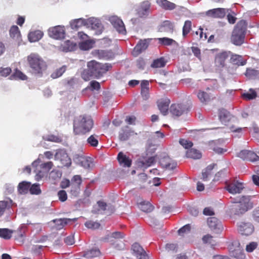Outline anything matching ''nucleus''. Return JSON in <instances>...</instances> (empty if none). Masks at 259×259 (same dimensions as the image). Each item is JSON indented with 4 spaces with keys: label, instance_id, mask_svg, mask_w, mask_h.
I'll return each mask as SVG.
<instances>
[{
    "label": "nucleus",
    "instance_id": "nucleus-1",
    "mask_svg": "<svg viewBox=\"0 0 259 259\" xmlns=\"http://www.w3.org/2000/svg\"><path fill=\"white\" fill-rule=\"evenodd\" d=\"M253 207L249 196L242 195L235 199L230 209L232 214L240 216Z\"/></svg>",
    "mask_w": 259,
    "mask_h": 259
},
{
    "label": "nucleus",
    "instance_id": "nucleus-2",
    "mask_svg": "<svg viewBox=\"0 0 259 259\" xmlns=\"http://www.w3.org/2000/svg\"><path fill=\"white\" fill-rule=\"evenodd\" d=\"M93 121L89 116L82 115L75 118L73 122L74 133L76 134H85L90 131Z\"/></svg>",
    "mask_w": 259,
    "mask_h": 259
},
{
    "label": "nucleus",
    "instance_id": "nucleus-3",
    "mask_svg": "<svg viewBox=\"0 0 259 259\" xmlns=\"http://www.w3.org/2000/svg\"><path fill=\"white\" fill-rule=\"evenodd\" d=\"M112 66H87L81 72L82 78L85 81L92 77L98 78L103 75Z\"/></svg>",
    "mask_w": 259,
    "mask_h": 259
},
{
    "label": "nucleus",
    "instance_id": "nucleus-4",
    "mask_svg": "<svg viewBox=\"0 0 259 259\" xmlns=\"http://www.w3.org/2000/svg\"><path fill=\"white\" fill-rule=\"evenodd\" d=\"M246 30L245 22L241 21L234 27L231 37V42L236 46H241L244 42Z\"/></svg>",
    "mask_w": 259,
    "mask_h": 259
},
{
    "label": "nucleus",
    "instance_id": "nucleus-5",
    "mask_svg": "<svg viewBox=\"0 0 259 259\" xmlns=\"http://www.w3.org/2000/svg\"><path fill=\"white\" fill-rule=\"evenodd\" d=\"M32 166L34 168V171L36 174L35 180L39 181L47 176L49 171L53 167V163L52 161L45 162L44 161L35 166Z\"/></svg>",
    "mask_w": 259,
    "mask_h": 259
},
{
    "label": "nucleus",
    "instance_id": "nucleus-6",
    "mask_svg": "<svg viewBox=\"0 0 259 259\" xmlns=\"http://www.w3.org/2000/svg\"><path fill=\"white\" fill-rule=\"evenodd\" d=\"M231 255L237 259H244L245 255L243 253V249L240 246V242L238 240L232 242L229 247Z\"/></svg>",
    "mask_w": 259,
    "mask_h": 259
},
{
    "label": "nucleus",
    "instance_id": "nucleus-7",
    "mask_svg": "<svg viewBox=\"0 0 259 259\" xmlns=\"http://www.w3.org/2000/svg\"><path fill=\"white\" fill-rule=\"evenodd\" d=\"M151 4L149 1L141 2L136 10V15L141 18H145L151 13Z\"/></svg>",
    "mask_w": 259,
    "mask_h": 259
},
{
    "label": "nucleus",
    "instance_id": "nucleus-8",
    "mask_svg": "<svg viewBox=\"0 0 259 259\" xmlns=\"http://www.w3.org/2000/svg\"><path fill=\"white\" fill-rule=\"evenodd\" d=\"M73 159L76 164L84 168H90L93 166L92 158L89 157H85L82 154H75Z\"/></svg>",
    "mask_w": 259,
    "mask_h": 259
},
{
    "label": "nucleus",
    "instance_id": "nucleus-9",
    "mask_svg": "<svg viewBox=\"0 0 259 259\" xmlns=\"http://www.w3.org/2000/svg\"><path fill=\"white\" fill-rule=\"evenodd\" d=\"M137 134L132 130L129 126L122 127L118 133V139L121 142L128 141L136 137Z\"/></svg>",
    "mask_w": 259,
    "mask_h": 259
},
{
    "label": "nucleus",
    "instance_id": "nucleus-10",
    "mask_svg": "<svg viewBox=\"0 0 259 259\" xmlns=\"http://www.w3.org/2000/svg\"><path fill=\"white\" fill-rule=\"evenodd\" d=\"M55 160L60 161L62 166L69 167L71 164V161L66 152L63 149H58L54 155Z\"/></svg>",
    "mask_w": 259,
    "mask_h": 259
},
{
    "label": "nucleus",
    "instance_id": "nucleus-11",
    "mask_svg": "<svg viewBox=\"0 0 259 259\" xmlns=\"http://www.w3.org/2000/svg\"><path fill=\"white\" fill-rule=\"evenodd\" d=\"M159 163L163 168L168 170L174 169L177 165V163L165 153H162L159 156Z\"/></svg>",
    "mask_w": 259,
    "mask_h": 259
},
{
    "label": "nucleus",
    "instance_id": "nucleus-12",
    "mask_svg": "<svg viewBox=\"0 0 259 259\" xmlns=\"http://www.w3.org/2000/svg\"><path fill=\"white\" fill-rule=\"evenodd\" d=\"M48 33L51 37L56 39H63L65 35L64 27L60 25L50 28Z\"/></svg>",
    "mask_w": 259,
    "mask_h": 259
},
{
    "label": "nucleus",
    "instance_id": "nucleus-13",
    "mask_svg": "<svg viewBox=\"0 0 259 259\" xmlns=\"http://www.w3.org/2000/svg\"><path fill=\"white\" fill-rule=\"evenodd\" d=\"M108 20L119 33L121 34L125 33L126 29L121 19L116 16H112L109 17Z\"/></svg>",
    "mask_w": 259,
    "mask_h": 259
},
{
    "label": "nucleus",
    "instance_id": "nucleus-14",
    "mask_svg": "<svg viewBox=\"0 0 259 259\" xmlns=\"http://www.w3.org/2000/svg\"><path fill=\"white\" fill-rule=\"evenodd\" d=\"M238 230L241 234L248 236L254 231V226L251 223L242 222L238 224Z\"/></svg>",
    "mask_w": 259,
    "mask_h": 259
},
{
    "label": "nucleus",
    "instance_id": "nucleus-15",
    "mask_svg": "<svg viewBox=\"0 0 259 259\" xmlns=\"http://www.w3.org/2000/svg\"><path fill=\"white\" fill-rule=\"evenodd\" d=\"M149 45V39H140L132 51V55L137 57L143 51H145Z\"/></svg>",
    "mask_w": 259,
    "mask_h": 259
},
{
    "label": "nucleus",
    "instance_id": "nucleus-16",
    "mask_svg": "<svg viewBox=\"0 0 259 259\" xmlns=\"http://www.w3.org/2000/svg\"><path fill=\"white\" fill-rule=\"evenodd\" d=\"M207 224L211 230L219 233L223 230L221 222L215 217H210L207 219Z\"/></svg>",
    "mask_w": 259,
    "mask_h": 259
},
{
    "label": "nucleus",
    "instance_id": "nucleus-17",
    "mask_svg": "<svg viewBox=\"0 0 259 259\" xmlns=\"http://www.w3.org/2000/svg\"><path fill=\"white\" fill-rule=\"evenodd\" d=\"M81 181V178L79 175H75L72 179L70 192L73 195L76 196L78 195Z\"/></svg>",
    "mask_w": 259,
    "mask_h": 259
},
{
    "label": "nucleus",
    "instance_id": "nucleus-18",
    "mask_svg": "<svg viewBox=\"0 0 259 259\" xmlns=\"http://www.w3.org/2000/svg\"><path fill=\"white\" fill-rule=\"evenodd\" d=\"M133 254L138 259H148L149 256L143 248L138 243H135L132 247Z\"/></svg>",
    "mask_w": 259,
    "mask_h": 259
},
{
    "label": "nucleus",
    "instance_id": "nucleus-19",
    "mask_svg": "<svg viewBox=\"0 0 259 259\" xmlns=\"http://www.w3.org/2000/svg\"><path fill=\"white\" fill-rule=\"evenodd\" d=\"M238 156L243 160L252 162L259 160V157L254 152L249 150H242L238 153Z\"/></svg>",
    "mask_w": 259,
    "mask_h": 259
},
{
    "label": "nucleus",
    "instance_id": "nucleus-20",
    "mask_svg": "<svg viewBox=\"0 0 259 259\" xmlns=\"http://www.w3.org/2000/svg\"><path fill=\"white\" fill-rule=\"evenodd\" d=\"M244 188V184L238 181L231 183L226 186V189L228 192L233 194L241 193Z\"/></svg>",
    "mask_w": 259,
    "mask_h": 259
},
{
    "label": "nucleus",
    "instance_id": "nucleus-21",
    "mask_svg": "<svg viewBox=\"0 0 259 259\" xmlns=\"http://www.w3.org/2000/svg\"><path fill=\"white\" fill-rule=\"evenodd\" d=\"M92 55L99 59L109 60L114 57V54L111 51L95 50L92 53Z\"/></svg>",
    "mask_w": 259,
    "mask_h": 259
},
{
    "label": "nucleus",
    "instance_id": "nucleus-22",
    "mask_svg": "<svg viewBox=\"0 0 259 259\" xmlns=\"http://www.w3.org/2000/svg\"><path fill=\"white\" fill-rule=\"evenodd\" d=\"M9 35L10 37L18 45L22 41V36L18 27L16 25H13L10 29Z\"/></svg>",
    "mask_w": 259,
    "mask_h": 259
},
{
    "label": "nucleus",
    "instance_id": "nucleus-23",
    "mask_svg": "<svg viewBox=\"0 0 259 259\" xmlns=\"http://www.w3.org/2000/svg\"><path fill=\"white\" fill-rule=\"evenodd\" d=\"M86 26L92 29L98 30L101 31L103 26L100 21L95 18H90L87 19Z\"/></svg>",
    "mask_w": 259,
    "mask_h": 259
},
{
    "label": "nucleus",
    "instance_id": "nucleus-24",
    "mask_svg": "<svg viewBox=\"0 0 259 259\" xmlns=\"http://www.w3.org/2000/svg\"><path fill=\"white\" fill-rule=\"evenodd\" d=\"M170 111L173 115L179 116L186 112L187 107L184 104H173L170 107Z\"/></svg>",
    "mask_w": 259,
    "mask_h": 259
},
{
    "label": "nucleus",
    "instance_id": "nucleus-25",
    "mask_svg": "<svg viewBox=\"0 0 259 259\" xmlns=\"http://www.w3.org/2000/svg\"><path fill=\"white\" fill-rule=\"evenodd\" d=\"M27 61L29 65H42L45 63L43 59L36 53H31L28 56Z\"/></svg>",
    "mask_w": 259,
    "mask_h": 259
},
{
    "label": "nucleus",
    "instance_id": "nucleus-26",
    "mask_svg": "<svg viewBox=\"0 0 259 259\" xmlns=\"http://www.w3.org/2000/svg\"><path fill=\"white\" fill-rule=\"evenodd\" d=\"M225 15V10L223 8L213 9L206 12V15L211 18H223Z\"/></svg>",
    "mask_w": 259,
    "mask_h": 259
},
{
    "label": "nucleus",
    "instance_id": "nucleus-27",
    "mask_svg": "<svg viewBox=\"0 0 259 259\" xmlns=\"http://www.w3.org/2000/svg\"><path fill=\"white\" fill-rule=\"evenodd\" d=\"M169 103L170 100L167 98L161 99L158 101V108L163 115H165L167 113Z\"/></svg>",
    "mask_w": 259,
    "mask_h": 259
},
{
    "label": "nucleus",
    "instance_id": "nucleus-28",
    "mask_svg": "<svg viewBox=\"0 0 259 259\" xmlns=\"http://www.w3.org/2000/svg\"><path fill=\"white\" fill-rule=\"evenodd\" d=\"M219 116L220 121L225 125H228V122L233 118L230 112L224 109L220 110Z\"/></svg>",
    "mask_w": 259,
    "mask_h": 259
},
{
    "label": "nucleus",
    "instance_id": "nucleus-29",
    "mask_svg": "<svg viewBox=\"0 0 259 259\" xmlns=\"http://www.w3.org/2000/svg\"><path fill=\"white\" fill-rule=\"evenodd\" d=\"M77 220L76 218L74 219H55L53 222L55 224L56 228L57 230L62 229L64 226L72 222H75Z\"/></svg>",
    "mask_w": 259,
    "mask_h": 259
},
{
    "label": "nucleus",
    "instance_id": "nucleus-30",
    "mask_svg": "<svg viewBox=\"0 0 259 259\" xmlns=\"http://www.w3.org/2000/svg\"><path fill=\"white\" fill-rule=\"evenodd\" d=\"M157 4L165 10H173L176 8V5L167 0H156Z\"/></svg>",
    "mask_w": 259,
    "mask_h": 259
},
{
    "label": "nucleus",
    "instance_id": "nucleus-31",
    "mask_svg": "<svg viewBox=\"0 0 259 259\" xmlns=\"http://www.w3.org/2000/svg\"><path fill=\"white\" fill-rule=\"evenodd\" d=\"M55 154L52 151H46L44 154H39L38 158L32 163V165L35 166L36 164L45 161V158L51 159L53 158Z\"/></svg>",
    "mask_w": 259,
    "mask_h": 259
},
{
    "label": "nucleus",
    "instance_id": "nucleus-32",
    "mask_svg": "<svg viewBox=\"0 0 259 259\" xmlns=\"http://www.w3.org/2000/svg\"><path fill=\"white\" fill-rule=\"evenodd\" d=\"M197 97L199 99L200 102L204 105L207 104L213 98V97L211 95L202 91H199V92L197 94Z\"/></svg>",
    "mask_w": 259,
    "mask_h": 259
},
{
    "label": "nucleus",
    "instance_id": "nucleus-33",
    "mask_svg": "<svg viewBox=\"0 0 259 259\" xmlns=\"http://www.w3.org/2000/svg\"><path fill=\"white\" fill-rule=\"evenodd\" d=\"M155 163L154 157H150L147 159H144L138 162V166L143 168H147Z\"/></svg>",
    "mask_w": 259,
    "mask_h": 259
},
{
    "label": "nucleus",
    "instance_id": "nucleus-34",
    "mask_svg": "<svg viewBox=\"0 0 259 259\" xmlns=\"http://www.w3.org/2000/svg\"><path fill=\"white\" fill-rule=\"evenodd\" d=\"M44 35L40 30H35L30 32L28 35V38L30 42H36L40 40Z\"/></svg>",
    "mask_w": 259,
    "mask_h": 259
},
{
    "label": "nucleus",
    "instance_id": "nucleus-35",
    "mask_svg": "<svg viewBox=\"0 0 259 259\" xmlns=\"http://www.w3.org/2000/svg\"><path fill=\"white\" fill-rule=\"evenodd\" d=\"M117 159L121 165L125 167H130L132 164L131 159L124 155L122 152H120L118 153Z\"/></svg>",
    "mask_w": 259,
    "mask_h": 259
},
{
    "label": "nucleus",
    "instance_id": "nucleus-36",
    "mask_svg": "<svg viewBox=\"0 0 259 259\" xmlns=\"http://www.w3.org/2000/svg\"><path fill=\"white\" fill-rule=\"evenodd\" d=\"M230 54V52H223L218 54L215 57V62L220 65H224L226 60L229 58Z\"/></svg>",
    "mask_w": 259,
    "mask_h": 259
},
{
    "label": "nucleus",
    "instance_id": "nucleus-37",
    "mask_svg": "<svg viewBox=\"0 0 259 259\" xmlns=\"http://www.w3.org/2000/svg\"><path fill=\"white\" fill-rule=\"evenodd\" d=\"M230 63L233 65H245L246 60L244 59L242 56L232 54L230 58Z\"/></svg>",
    "mask_w": 259,
    "mask_h": 259
},
{
    "label": "nucleus",
    "instance_id": "nucleus-38",
    "mask_svg": "<svg viewBox=\"0 0 259 259\" xmlns=\"http://www.w3.org/2000/svg\"><path fill=\"white\" fill-rule=\"evenodd\" d=\"M31 183L26 181L20 183L18 186V191L20 194H26L30 189Z\"/></svg>",
    "mask_w": 259,
    "mask_h": 259
},
{
    "label": "nucleus",
    "instance_id": "nucleus-39",
    "mask_svg": "<svg viewBox=\"0 0 259 259\" xmlns=\"http://www.w3.org/2000/svg\"><path fill=\"white\" fill-rule=\"evenodd\" d=\"M87 19L83 18H79L74 20L70 23L71 27L73 29H77L78 28L83 26H86Z\"/></svg>",
    "mask_w": 259,
    "mask_h": 259
},
{
    "label": "nucleus",
    "instance_id": "nucleus-40",
    "mask_svg": "<svg viewBox=\"0 0 259 259\" xmlns=\"http://www.w3.org/2000/svg\"><path fill=\"white\" fill-rule=\"evenodd\" d=\"M10 79L11 80L20 79L22 80H27V77L21 71L16 69L13 74L10 76Z\"/></svg>",
    "mask_w": 259,
    "mask_h": 259
},
{
    "label": "nucleus",
    "instance_id": "nucleus-41",
    "mask_svg": "<svg viewBox=\"0 0 259 259\" xmlns=\"http://www.w3.org/2000/svg\"><path fill=\"white\" fill-rule=\"evenodd\" d=\"M139 207L144 212H151L153 207L149 202L143 201L139 204Z\"/></svg>",
    "mask_w": 259,
    "mask_h": 259
},
{
    "label": "nucleus",
    "instance_id": "nucleus-42",
    "mask_svg": "<svg viewBox=\"0 0 259 259\" xmlns=\"http://www.w3.org/2000/svg\"><path fill=\"white\" fill-rule=\"evenodd\" d=\"M157 39L158 43L163 46H168L177 44L174 39L168 37L158 38Z\"/></svg>",
    "mask_w": 259,
    "mask_h": 259
},
{
    "label": "nucleus",
    "instance_id": "nucleus-43",
    "mask_svg": "<svg viewBox=\"0 0 259 259\" xmlns=\"http://www.w3.org/2000/svg\"><path fill=\"white\" fill-rule=\"evenodd\" d=\"M187 155L188 157H190L194 159H200L201 156V153L195 149H191L187 151Z\"/></svg>",
    "mask_w": 259,
    "mask_h": 259
},
{
    "label": "nucleus",
    "instance_id": "nucleus-44",
    "mask_svg": "<svg viewBox=\"0 0 259 259\" xmlns=\"http://www.w3.org/2000/svg\"><path fill=\"white\" fill-rule=\"evenodd\" d=\"M99 136L96 135L90 136L87 139V143L92 147H97L99 143Z\"/></svg>",
    "mask_w": 259,
    "mask_h": 259
},
{
    "label": "nucleus",
    "instance_id": "nucleus-45",
    "mask_svg": "<svg viewBox=\"0 0 259 259\" xmlns=\"http://www.w3.org/2000/svg\"><path fill=\"white\" fill-rule=\"evenodd\" d=\"M192 29V22L190 20L185 21L184 26L183 27L182 34L184 37L191 31Z\"/></svg>",
    "mask_w": 259,
    "mask_h": 259
},
{
    "label": "nucleus",
    "instance_id": "nucleus-46",
    "mask_svg": "<svg viewBox=\"0 0 259 259\" xmlns=\"http://www.w3.org/2000/svg\"><path fill=\"white\" fill-rule=\"evenodd\" d=\"M100 254V251L97 248H94L84 254V256L87 258L95 257L99 256Z\"/></svg>",
    "mask_w": 259,
    "mask_h": 259
},
{
    "label": "nucleus",
    "instance_id": "nucleus-47",
    "mask_svg": "<svg viewBox=\"0 0 259 259\" xmlns=\"http://www.w3.org/2000/svg\"><path fill=\"white\" fill-rule=\"evenodd\" d=\"M67 84L68 87L72 88H77L81 84L80 81L78 78L72 77L67 81Z\"/></svg>",
    "mask_w": 259,
    "mask_h": 259
},
{
    "label": "nucleus",
    "instance_id": "nucleus-48",
    "mask_svg": "<svg viewBox=\"0 0 259 259\" xmlns=\"http://www.w3.org/2000/svg\"><path fill=\"white\" fill-rule=\"evenodd\" d=\"M12 202L11 200L0 201V217L4 214L6 209L10 206Z\"/></svg>",
    "mask_w": 259,
    "mask_h": 259
},
{
    "label": "nucleus",
    "instance_id": "nucleus-49",
    "mask_svg": "<svg viewBox=\"0 0 259 259\" xmlns=\"http://www.w3.org/2000/svg\"><path fill=\"white\" fill-rule=\"evenodd\" d=\"M202 241L204 243H207L211 246H214L217 244V241L214 238L208 234L203 237Z\"/></svg>",
    "mask_w": 259,
    "mask_h": 259
},
{
    "label": "nucleus",
    "instance_id": "nucleus-50",
    "mask_svg": "<svg viewBox=\"0 0 259 259\" xmlns=\"http://www.w3.org/2000/svg\"><path fill=\"white\" fill-rule=\"evenodd\" d=\"M245 74L247 77L253 78L259 75V71L251 68H247Z\"/></svg>",
    "mask_w": 259,
    "mask_h": 259
},
{
    "label": "nucleus",
    "instance_id": "nucleus-51",
    "mask_svg": "<svg viewBox=\"0 0 259 259\" xmlns=\"http://www.w3.org/2000/svg\"><path fill=\"white\" fill-rule=\"evenodd\" d=\"M66 70L65 66H62L61 67L54 71L51 74V77L54 79L59 77L65 72Z\"/></svg>",
    "mask_w": 259,
    "mask_h": 259
},
{
    "label": "nucleus",
    "instance_id": "nucleus-52",
    "mask_svg": "<svg viewBox=\"0 0 259 259\" xmlns=\"http://www.w3.org/2000/svg\"><path fill=\"white\" fill-rule=\"evenodd\" d=\"M12 231L6 228L0 229V237L9 239L12 237Z\"/></svg>",
    "mask_w": 259,
    "mask_h": 259
},
{
    "label": "nucleus",
    "instance_id": "nucleus-53",
    "mask_svg": "<svg viewBox=\"0 0 259 259\" xmlns=\"http://www.w3.org/2000/svg\"><path fill=\"white\" fill-rule=\"evenodd\" d=\"M30 192L31 194L39 195L41 193V191L39 187V185L34 184L30 186Z\"/></svg>",
    "mask_w": 259,
    "mask_h": 259
},
{
    "label": "nucleus",
    "instance_id": "nucleus-54",
    "mask_svg": "<svg viewBox=\"0 0 259 259\" xmlns=\"http://www.w3.org/2000/svg\"><path fill=\"white\" fill-rule=\"evenodd\" d=\"M251 217L253 221L259 223V206L252 210L251 213Z\"/></svg>",
    "mask_w": 259,
    "mask_h": 259
},
{
    "label": "nucleus",
    "instance_id": "nucleus-55",
    "mask_svg": "<svg viewBox=\"0 0 259 259\" xmlns=\"http://www.w3.org/2000/svg\"><path fill=\"white\" fill-rule=\"evenodd\" d=\"M85 226L89 229H96L100 227V224L97 222L89 221L85 223Z\"/></svg>",
    "mask_w": 259,
    "mask_h": 259
},
{
    "label": "nucleus",
    "instance_id": "nucleus-56",
    "mask_svg": "<svg viewBox=\"0 0 259 259\" xmlns=\"http://www.w3.org/2000/svg\"><path fill=\"white\" fill-rule=\"evenodd\" d=\"M79 47L82 50H89L93 47V42L90 40H87L80 44Z\"/></svg>",
    "mask_w": 259,
    "mask_h": 259
},
{
    "label": "nucleus",
    "instance_id": "nucleus-57",
    "mask_svg": "<svg viewBox=\"0 0 259 259\" xmlns=\"http://www.w3.org/2000/svg\"><path fill=\"white\" fill-rule=\"evenodd\" d=\"M179 143L185 149H189L193 146L192 142L185 139H180Z\"/></svg>",
    "mask_w": 259,
    "mask_h": 259
},
{
    "label": "nucleus",
    "instance_id": "nucleus-58",
    "mask_svg": "<svg viewBox=\"0 0 259 259\" xmlns=\"http://www.w3.org/2000/svg\"><path fill=\"white\" fill-rule=\"evenodd\" d=\"M161 27L165 28V29L167 30L172 32L174 28V24L170 21L166 20L163 22Z\"/></svg>",
    "mask_w": 259,
    "mask_h": 259
},
{
    "label": "nucleus",
    "instance_id": "nucleus-59",
    "mask_svg": "<svg viewBox=\"0 0 259 259\" xmlns=\"http://www.w3.org/2000/svg\"><path fill=\"white\" fill-rule=\"evenodd\" d=\"M250 93H244L243 94V97L247 100H252L256 97V92L252 89H250Z\"/></svg>",
    "mask_w": 259,
    "mask_h": 259
},
{
    "label": "nucleus",
    "instance_id": "nucleus-60",
    "mask_svg": "<svg viewBox=\"0 0 259 259\" xmlns=\"http://www.w3.org/2000/svg\"><path fill=\"white\" fill-rule=\"evenodd\" d=\"M43 139L45 140L56 143H59L61 141L60 138L54 135H47L46 137H44Z\"/></svg>",
    "mask_w": 259,
    "mask_h": 259
},
{
    "label": "nucleus",
    "instance_id": "nucleus-61",
    "mask_svg": "<svg viewBox=\"0 0 259 259\" xmlns=\"http://www.w3.org/2000/svg\"><path fill=\"white\" fill-rule=\"evenodd\" d=\"M191 226L189 224H187L180 228L178 230V233L180 235H184L185 234H187L190 231Z\"/></svg>",
    "mask_w": 259,
    "mask_h": 259
},
{
    "label": "nucleus",
    "instance_id": "nucleus-62",
    "mask_svg": "<svg viewBox=\"0 0 259 259\" xmlns=\"http://www.w3.org/2000/svg\"><path fill=\"white\" fill-rule=\"evenodd\" d=\"M229 128L230 131L232 132L237 133V134L235 136L236 137H240L242 135V131L243 130L242 128L238 127L234 125H232L230 126Z\"/></svg>",
    "mask_w": 259,
    "mask_h": 259
},
{
    "label": "nucleus",
    "instance_id": "nucleus-63",
    "mask_svg": "<svg viewBox=\"0 0 259 259\" xmlns=\"http://www.w3.org/2000/svg\"><path fill=\"white\" fill-rule=\"evenodd\" d=\"M12 71L11 68L9 67H0V75L2 76L6 77L10 74Z\"/></svg>",
    "mask_w": 259,
    "mask_h": 259
},
{
    "label": "nucleus",
    "instance_id": "nucleus-64",
    "mask_svg": "<svg viewBox=\"0 0 259 259\" xmlns=\"http://www.w3.org/2000/svg\"><path fill=\"white\" fill-rule=\"evenodd\" d=\"M216 165V164H211L208 165L206 168L202 171V172L205 173L206 175L211 177L212 175V170L213 168H214Z\"/></svg>",
    "mask_w": 259,
    "mask_h": 259
}]
</instances>
